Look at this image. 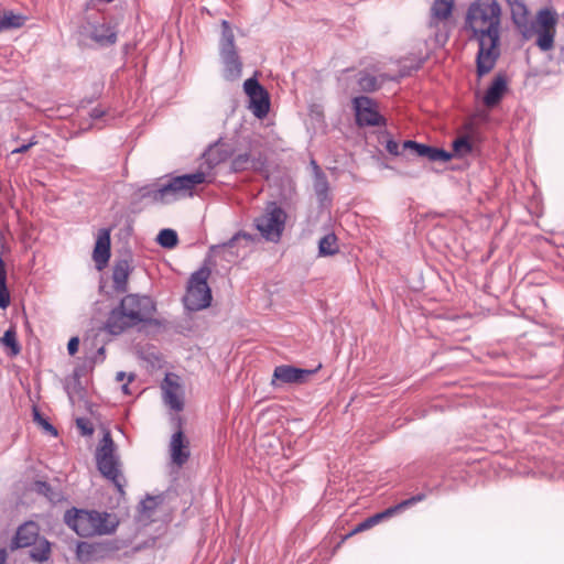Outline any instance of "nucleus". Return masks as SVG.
Returning a JSON list of instances; mask_svg holds the SVG:
<instances>
[{"instance_id":"nucleus-1","label":"nucleus","mask_w":564,"mask_h":564,"mask_svg":"<svg viewBox=\"0 0 564 564\" xmlns=\"http://www.w3.org/2000/svg\"><path fill=\"white\" fill-rule=\"evenodd\" d=\"M501 8L497 0H476L470 3L465 26L478 42L477 73L488 74L500 55Z\"/></svg>"},{"instance_id":"nucleus-2","label":"nucleus","mask_w":564,"mask_h":564,"mask_svg":"<svg viewBox=\"0 0 564 564\" xmlns=\"http://www.w3.org/2000/svg\"><path fill=\"white\" fill-rule=\"evenodd\" d=\"M155 304L147 295L128 294L119 306L115 307L106 322V329L112 335H119L127 328L152 319Z\"/></svg>"},{"instance_id":"nucleus-3","label":"nucleus","mask_w":564,"mask_h":564,"mask_svg":"<svg viewBox=\"0 0 564 564\" xmlns=\"http://www.w3.org/2000/svg\"><path fill=\"white\" fill-rule=\"evenodd\" d=\"M208 181V174L197 171L191 174L174 176L158 187L144 186L140 189L143 198H149L153 203L170 204L181 198L192 196L193 189Z\"/></svg>"},{"instance_id":"nucleus-4","label":"nucleus","mask_w":564,"mask_h":564,"mask_svg":"<svg viewBox=\"0 0 564 564\" xmlns=\"http://www.w3.org/2000/svg\"><path fill=\"white\" fill-rule=\"evenodd\" d=\"M64 520L80 536L109 534L118 524L116 518L107 512L78 509L67 510Z\"/></svg>"},{"instance_id":"nucleus-5","label":"nucleus","mask_w":564,"mask_h":564,"mask_svg":"<svg viewBox=\"0 0 564 564\" xmlns=\"http://www.w3.org/2000/svg\"><path fill=\"white\" fill-rule=\"evenodd\" d=\"M558 17L554 9L543 8L535 14L534 20L527 25L528 31H521L524 40L535 37V44L542 52L553 50Z\"/></svg>"},{"instance_id":"nucleus-6","label":"nucleus","mask_w":564,"mask_h":564,"mask_svg":"<svg viewBox=\"0 0 564 564\" xmlns=\"http://www.w3.org/2000/svg\"><path fill=\"white\" fill-rule=\"evenodd\" d=\"M219 56L223 64V77L228 82H237L242 74V62L235 45V35L230 24L221 22Z\"/></svg>"},{"instance_id":"nucleus-7","label":"nucleus","mask_w":564,"mask_h":564,"mask_svg":"<svg viewBox=\"0 0 564 564\" xmlns=\"http://www.w3.org/2000/svg\"><path fill=\"white\" fill-rule=\"evenodd\" d=\"M116 451L117 446L110 433L108 431L105 432L96 449L97 467L101 475L109 479L121 491L123 477L120 471V459Z\"/></svg>"},{"instance_id":"nucleus-8","label":"nucleus","mask_w":564,"mask_h":564,"mask_svg":"<svg viewBox=\"0 0 564 564\" xmlns=\"http://www.w3.org/2000/svg\"><path fill=\"white\" fill-rule=\"evenodd\" d=\"M209 274L210 270L208 268H202L191 275L184 297L187 310L199 311L209 306L212 302V291L207 284Z\"/></svg>"},{"instance_id":"nucleus-9","label":"nucleus","mask_w":564,"mask_h":564,"mask_svg":"<svg viewBox=\"0 0 564 564\" xmlns=\"http://www.w3.org/2000/svg\"><path fill=\"white\" fill-rule=\"evenodd\" d=\"M286 220V215L282 208H280L275 203H271L265 208V212L256 218V227L269 241L276 242L280 240L284 225Z\"/></svg>"},{"instance_id":"nucleus-10","label":"nucleus","mask_w":564,"mask_h":564,"mask_svg":"<svg viewBox=\"0 0 564 564\" xmlns=\"http://www.w3.org/2000/svg\"><path fill=\"white\" fill-rule=\"evenodd\" d=\"M243 89L249 98V109L252 113L259 119L267 117L270 110V99L267 90L256 78H248L243 84Z\"/></svg>"},{"instance_id":"nucleus-11","label":"nucleus","mask_w":564,"mask_h":564,"mask_svg":"<svg viewBox=\"0 0 564 564\" xmlns=\"http://www.w3.org/2000/svg\"><path fill=\"white\" fill-rule=\"evenodd\" d=\"M252 241L251 236L246 232H238L227 242L212 246L213 256L223 257L227 261H234L240 256V249H246Z\"/></svg>"},{"instance_id":"nucleus-12","label":"nucleus","mask_w":564,"mask_h":564,"mask_svg":"<svg viewBox=\"0 0 564 564\" xmlns=\"http://www.w3.org/2000/svg\"><path fill=\"white\" fill-rule=\"evenodd\" d=\"M354 108L356 120L360 126H379L383 121V118L376 109V104L369 97H356L354 99Z\"/></svg>"},{"instance_id":"nucleus-13","label":"nucleus","mask_w":564,"mask_h":564,"mask_svg":"<svg viewBox=\"0 0 564 564\" xmlns=\"http://www.w3.org/2000/svg\"><path fill=\"white\" fill-rule=\"evenodd\" d=\"M403 150H409V154L426 159L431 162H447L453 158L451 152L423 143H417L412 140L403 142Z\"/></svg>"},{"instance_id":"nucleus-14","label":"nucleus","mask_w":564,"mask_h":564,"mask_svg":"<svg viewBox=\"0 0 564 564\" xmlns=\"http://www.w3.org/2000/svg\"><path fill=\"white\" fill-rule=\"evenodd\" d=\"M171 463L177 467H182L189 458V442L180 430L171 436L169 445Z\"/></svg>"},{"instance_id":"nucleus-15","label":"nucleus","mask_w":564,"mask_h":564,"mask_svg":"<svg viewBox=\"0 0 564 564\" xmlns=\"http://www.w3.org/2000/svg\"><path fill=\"white\" fill-rule=\"evenodd\" d=\"M161 389L165 404L172 410L181 411L183 409V399L177 377L167 373L162 382Z\"/></svg>"},{"instance_id":"nucleus-16","label":"nucleus","mask_w":564,"mask_h":564,"mask_svg":"<svg viewBox=\"0 0 564 564\" xmlns=\"http://www.w3.org/2000/svg\"><path fill=\"white\" fill-rule=\"evenodd\" d=\"M313 372L312 370L289 365L278 366L273 371L272 384H276L278 381L281 383H302L313 375Z\"/></svg>"},{"instance_id":"nucleus-17","label":"nucleus","mask_w":564,"mask_h":564,"mask_svg":"<svg viewBox=\"0 0 564 564\" xmlns=\"http://www.w3.org/2000/svg\"><path fill=\"white\" fill-rule=\"evenodd\" d=\"M110 258V230L102 228L98 231L93 259L98 270H102Z\"/></svg>"},{"instance_id":"nucleus-18","label":"nucleus","mask_w":564,"mask_h":564,"mask_svg":"<svg viewBox=\"0 0 564 564\" xmlns=\"http://www.w3.org/2000/svg\"><path fill=\"white\" fill-rule=\"evenodd\" d=\"M89 36L100 46H110L117 42L116 25L111 23H93L89 29Z\"/></svg>"},{"instance_id":"nucleus-19","label":"nucleus","mask_w":564,"mask_h":564,"mask_svg":"<svg viewBox=\"0 0 564 564\" xmlns=\"http://www.w3.org/2000/svg\"><path fill=\"white\" fill-rule=\"evenodd\" d=\"M265 159L261 155H252L251 153L237 154L231 161V171L243 172V171H256L260 172L264 169Z\"/></svg>"},{"instance_id":"nucleus-20","label":"nucleus","mask_w":564,"mask_h":564,"mask_svg":"<svg viewBox=\"0 0 564 564\" xmlns=\"http://www.w3.org/2000/svg\"><path fill=\"white\" fill-rule=\"evenodd\" d=\"M39 535V528L34 522H26L19 527L13 544L15 547H28L33 545Z\"/></svg>"},{"instance_id":"nucleus-21","label":"nucleus","mask_w":564,"mask_h":564,"mask_svg":"<svg viewBox=\"0 0 564 564\" xmlns=\"http://www.w3.org/2000/svg\"><path fill=\"white\" fill-rule=\"evenodd\" d=\"M454 0H434L431 8V22L432 26H437L438 23L447 21L453 12Z\"/></svg>"},{"instance_id":"nucleus-22","label":"nucleus","mask_w":564,"mask_h":564,"mask_svg":"<svg viewBox=\"0 0 564 564\" xmlns=\"http://www.w3.org/2000/svg\"><path fill=\"white\" fill-rule=\"evenodd\" d=\"M508 3L511 9V19L518 31L520 33L523 29L528 31L527 25L531 22V19L524 2L521 0H508Z\"/></svg>"},{"instance_id":"nucleus-23","label":"nucleus","mask_w":564,"mask_h":564,"mask_svg":"<svg viewBox=\"0 0 564 564\" xmlns=\"http://www.w3.org/2000/svg\"><path fill=\"white\" fill-rule=\"evenodd\" d=\"M507 89V82L503 76H496L484 96V104L487 107L496 106Z\"/></svg>"},{"instance_id":"nucleus-24","label":"nucleus","mask_w":564,"mask_h":564,"mask_svg":"<svg viewBox=\"0 0 564 564\" xmlns=\"http://www.w3.org/2000/svg\"><path fill=\"white\" fill-rule=\"evenodd\" d=\"M131 272L130 263L127 260H119L112 269L113 289L119 292H126L128 279Z\"/></svg>"},{"instance_id":"nucleus-25","label":"nucleus","mask_w":564,"mask_h":564,"mask_svg":"<svg viewBox=\"0 0 564 564\" xmlns=\"http://www.w3.org/2000/svg\"><path fill=\"white\" fill-rule=\"evenodd\" d=\"M312 166L314 170V191L321 203H324L328 198L329 185L326 175L322 172L319 166L312 161Z\"/></svg>"},{"instance_id":"nucleus-26","label":"nucleus","mask_w":564,"mask_h":564,"mask_svg":"<svg viewBox=\"0 0 564 564\" xmlns=\"http://www.w3.org/2000/svg\"><path fill=\"white\" fill-rule=\"evenodd\" d=\"M25 23V17L17 14L12 11H3L0 13V33L13 29H19Z\"/></svg>"},{"instance_id":"nucleus-27","label":"nucleus","mask_w":564,"mask_h":564,"mask_svg":"<svg viewBox=\"0 0 564 564\" xmlns=\"http://www.w3.org/2000/svg\"><path fill=\"white\" fill-rule=\"evenodd\" d=\"M230 154L231 151L225 143H216L207 150L205 158L209 165H216L227 160Z\"/></svg>"},{"instance_id":"nucleus-28","label":"nucleus","mask_w":564,"mask_h":564,"mask_svg":"<svg viewBox=\"0 0 564 564\" xmlns=\"http://www.w3.org/2000/svg\"><path fill=\"white\" fill-rule=\"evenodd\" d=\"M339 247L337 237L333 232H328L318 242V254L321 257L334 256L338 252Z\"/></svg>"},{"instance_id":"nucleus-29","label":"nucleus","mask_w":564,"mask_h":564,"mask_svg":"<svg viewBox=\"0 0 564 564\" xmlns=\"http://www.w3.org/2000/svg\"><path fill=\"white\" fill-rule=\"evenodd\" d=\"M51 556V544L47 540H36L34 546L30 550V557L37 563L46 562Z\"/></svg>"},{"instance_id":"nucleus-30","label":"nucleus","mask_w":564,"mask_h":564,"mask_svg":"<svg viewBox=\"0 0 564 564\" xmlns=\"http://www.w3.org/2000/svg\"><path fill=\"white\" fill-rule=\"evenodd\" d=\"M9 305L10 293L7 288V270L2 258H0V307L7 308Z\"/></svg>"},{"instance_id":"nucleus-31","label":"nucleus","mask_w":564,"mask_h":564,"mask_svg":"<svg viewBox=\"0 0 564 564\" xmlns=\"http://www.w3.org/2000/svg\"><path fill=\"white\" fill-rule=\"evenodd\" d=\"M1 344L10 349V356H17L21 351V347L17 340V333L14 327L7 329L0 339Z\"/></svg>"},{"instance_id":"nucleus-32","label":"nucleus","mask_w":564,"mask_h":564,"mask_svg":"<svg viewBox=\"0 0 564 564\" xmlns=\"http://www.w3.org/2000/svg\"><path fill=\"white\" fill-rule=\"evenodd\" d=\"M473 150L471 143L467 137H462L453 142V156L464 158Z\"/></svg>"},{"instance_id":"nucleus-33","label":"nucleus","mask_w":564,"mask_h":564,"mask_svg":"<svg viewBox=\"0 0 564 564\" xmlns=\"http://www.w3.org/2000/svg\"><path fill=\"white\" fill-rule=\"evenodd\" d=\"M156 241L164 248H173L177 245V234L173 229H162L158 235Z\"/></svg>"},{"instance_id":"nucleus-34","label":"nucleus","mask_w":564,"mask_h":564,"mask_svg":"<svg viewBox=\"0 0 564 564\" xmlns=\"http://www.w3.org/2000/svg\"><path fill=\"white\" fill-rule=\"evenodd\" d=\"M95 551H96L95 545L86 543V542H80L77 544L76 555L79 561L88 562L93 558Z\"/></svg>"},{"instance_id":"nucleus-35","label":"nucleus","mask_w":564,"mask_h":564,"mask_svg":"<svg viewBox=\"0 0 564 564\" xmlns=\"http://www.w3.org/2000/svg\"><path fill=\"white\" fill-rule=\"evenodd\" d=\"M386 150L394 156L408 158L411 155L409 154V150H403V142L400 144L399 142L392 139L387 140Z\"/></svg>"},{"instance_id":"nucleus-36","label":"nucleus","mask_w":564,"mask_h":564,"mask_svg":"<svg viewBox=\"0 0 564 564\" xmlns=\"http://www.w3.org/2000/svg\"><path fill=\"white\" fill-rule=\"evenodd\" d=\"M33 415H34V421L39 425H41L43 427V430H45L46 432H48L52 435L57 434L56 429L50 422H47V420L44 419L36 409H34Z\"/></svg>"},{"instance_id":"nucleus-37","label":"nucleus","mask_w":564,"mask_h":564,"mask_svg":"<svg viewBox=\"0 0 564 564\" xmlns=\"http://www.w3.org/2000/svg\"><path fill=\"white\" fill-rule=\"evenodd\" d=\"M359 85L362 89L375 90L377 88V79L372 76L366 75L359 79Z\"/></svg>"},{"instance_id":"nucleus-38","label":"nucleus","mask_w":564,"mask_h":564,"mask_svg":"<svg viewBox=\"0 0 564 564\" xmlns=\"http://www.w3.org/2000/svg\"><path fill=\"white\" fill-rule=\"evenodd\" d=\"M380 522L379 520V517L378 514H375L368 519H366L364 522H361L358 528L356 529V531H362V530H367L376 524H378Z\"/></svg>"},{"instance_id":"nucleus-39","label":"nucleus","mask_w":564,"mask_h":564,"mask_svg":"<svg viewBox=\"0 0 564 564\" xmlns=\"http://www.w3.org/2000/svg\"><path fill=\"white\" fill-rule=\"evenodd\" d=\"M403 508L400 507V503L394 506V507H390L388 509H386L384 511L382 512H379L377 513L378 517H379V520H383V519H387L389 517H392L393 514H395L398 511L402 510Z\"/></svg>"},{"instance_id":"nucleus-40","label":"nucleus","mask_w":564,"mask_h":564,"mask_svg":"<svg viewBox=\"0 0 564 564\" xmlns=\"http://www.w3.org/2000/svg\"><path fill=\"white\" fill-rule=\"evenodd\" d=\"M77 426L83 431V434L90 435L93 434L94 430L89 425V422L85 419H77L76 421Z\"/></svg>"},{"instance_id":"nucleus-41","label":"nucleus","mask_w":564,"mask_h":564,"mask_svg":"<svg viewBox=\"0 0 564 564\" xmlns=\"http://www.w3.org/2000/svg\"><path fill=\"white\" fill-rule=\"evenodd\" d=\"M424 499H425V495L419 494L416 496H413V497H411V498L400 502V507H402L404 509V508H406L409 506H412V505H414V503H416L419 501H422Z\"/></svg>"},{"instance_id":"nucleus-42","label":"nucleus","mask_w":564,"mask_h":564,"mask_svg":"<svg viewBox=\"0 0 564 564\" xmlns=\"http://www.w3.org/2000/svg\"><path fill=\"white\" fill-rule=\"evenodd\" d=\"M79 346V339L77 337H72L67 344V350L69 355H74L77 352Z\"/></svg>"},{"instance_id":"nucleus-43","label":"nucleus","mask_w":564,"mask_h":564,"mask_svg":"<svg viewBox=\"0 0 564 564\" xmlns=\"http://www.w3.org/2000/svg\"><path fill=\"white\" fill-rule=\"evenodd\" d=\"M34 144H36L35 141H30L29 143L26 144H23L14 150L11 151L12 154H15V153H24L26 152L31 147H33Z\"/></svg>"},{"instance_id":"nucleus-44","label":"nucleus","mask_w":564,"mask_h":564,"mask_svg":"<svg viewBox=\"0 0 564 564\" xmlns=\"http://www.w3.org/2000/svg\"><path fill=\"white\" fill-rule=\"evenodd\" d=\"M105 115V111L100 108H95L90 111V118L93 120L100 119Z\"/></svg>"},{"instance_id":"nucleus-45","label":"nucleus","mask_w":564,"mask_h":564,"mask_svg":"<svg viewBox=\"0 0 564 564\" xmlns=\"http://www.w3.org/2000/svg\"><path fill=\"white\" fill-rule=\"evenodd\" d=\"M155 505L154 498H148L147 500L142 501V507L144 509H152Z\"/></svg>"},{"instance_id":"nucleus-46","label":"nucleus","mask_w":564,"mask_h":564,"mask_svg":"<svg viewBox=\"0 0 564 564\" xmlns=\"http://www.w3.org/2000/svg\"><path fill=\"white\" fill-rule=\"evenodd\" d=\"M126 377H127V373H126V372H123V371H119V372H117V375H116V380H117L118 382H121V381H123V380L126 379Z\"/></svg>"},{"instance_id":"nucleus-47","label":"nucleus","mask_w":564,"mask_h":564,"mask_svg":"<svg viewBox=\"0 0 564 564\" xmlns=\"http://www.w3.org/2000/svg\"><path fill=\"white\" fill-rule=\"evenodd\" d=\"M7 552L4 550H0V564H6Z\"/></svg>"},{"instance_id":"nucleus-48","label":"nucleus","mask_w":564,"mask_h":564,"mask_svg":"<svg viewBox=\"0 0 564 564\" xmlns=\"http://www.w3.org/2000/svg\"><path fill=\"white\" fill-rule=\"evenodd\" d=\"M121 389H122V392L124 394H129L130 393L129 388H128V383L122 384Z\"/></svg>"},{"instance_id":"nucleus-49","label":"nucleus","mask_w":564,"mask_h":564,"mask_svg":"<svg viewBox=\"0 0 564 564\" xmlns=\"http://www.w3.org/2000/svg\"><path fill=\"white\" fill-rule=\"evenodd\" d=\"M97 2H101V3H110L112 2L113 0H96Z\"/></svg>"},{"instance_id":"nucleus-50","label":"nucleus","mask_w":564,"mask_h":564,"mask_svg":"<svg viewBox=\"0 0 564 564\" xmlns=\"http://www.w3.org/2000/svg\"><path fill=\"white\" fill-rule=\"evenodd\" d=\"M104 352H105L104 347L99 348L98 354H99V355H104Z\"/></svg>"},{"instance_id":"nucleus-51","label":"nucleus","mask_w":564,"mask_h":564,"mask_svg":"<svg viewBox=\"0 0 564 564\" xmlns=\"http://www.w3.org/2000/svg\"><path fill=\"white\" fill-rule=\"evenodd\" d=\"M131 380H133V376L132 375L129 376V381H131Z\"/></svg>"}]
</instances>
